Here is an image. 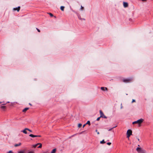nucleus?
<instances>
[{
  "instance_id": "f257e3e1",
  "label": "nucleus",
  "mask_w": 153,
  "mask_h": 153,
  "mask_svg": "<svg viewBox=\"0 0 153 153\" xmlns=\"http://www.w3.org/2000/svg\"><path fill=\"white\" fill-rule=\"evenodd\" d=\"M136 150L139 153H146V151L141 148H137Z\"/></svg>"
},
{
  "instance_id": "f03ea898",
  "label": "nucleus",
  "mask_w": 153,
  "mask_h": 153,
  "mask_svg": "<svg viewBox=\"0 0 153 153\" xmlns=\"http://www.w3.org/2000/svg\"><path fill=\"white\" fill-rule=\"evenodd\" d=\"M143 120L142 119H139L136 121L133 122V124H138V125H140L143 121Z\"/></svg>"
},
{
  "instance_id": "7ed1b4c3",
  "label": "nucleus",
  "mask_w": 153,
  "mask_h": 153,
  "mask_svg": "<svg viewBox=\"0 0 153 153\" xmlns=\"http://www.w3.org/2000/svg\"><path fill=\"white\" fill-rule=\"evenodd\" d=\"M132 131L130 129L128 130L127 132V137L128 138H129L130 136L132 135Z\"/></svg>"
},
{
  "instance_id": "20e7f679",
  "label": "nucleus",
  "mask_w": 153,
  "mask_h": 153,
  "mask_svg": "<svg viewBox=\"0 0 153 153\" xmlns=\"http://www.w3.org/2000/svg\"><path fill=\"white\" fill-rule=\"evenodd\" d=\"M132 79L131 78L129 79H123V81L126 83H128L132 81Z\"/></svg>"
},
{
  "instance_id": "39448f33",
  "label": "nucleus",
  "mask_w": 153,
  "mask_h": 153,
  "mask_svg": "<svg viewBox=\"0 0 153 153\" xmlns=\"http://www.w3.org/2000/svg\"><path fill=\"white\" fill-rule=\"evenodd\" d=\"M100 117H102L105 118H106V117L104 115L103 113L101 110L100 111Z\"/></svg>"
},
{
  "instance_id": "423d86ee",
  "label": "nucleus",
  "mask_w": 153,
  "mask_h": 153,
  "mask_svg": "<svg viewBox=\"0 0 153 153\" xmlns=\"http://www.w3.org/2000/svg\"><path fill=\"white\" fill-rule=\"evenodd\" d=\"M6 106L3 105H1V108L2 109L3 111H5L6 109Z\"/></svg>"
},
{
  "instance_id": "0eeeda50",
  "label": "nucleus",
  "mask_w": 153,
  "mask_h": 153,
  "mask_svg": "<svg viewBox=\"0 0 153 153\" xmlns=\"http://www.w3.org/2000/svg\"><path fill=\"white\" fill-rule=\"evenodd\" d=\"M29 136L32 137H40L41 136L40 135H34L33 134H30L29 135Z\"/></svg>"
},
{
  "instance_id": "6e6552de",
  "label": "nucleus",
  "mask_w": 153,
  "mask_h": 153,
  "mask_svg": "<svg viewBox=\"0 0 153 153\" xmlns=\"http://www.w3.org/2000/svg\"><path fill=\"white\" fill-rule=\"evenodd\" d=\"M20 7H18L14 8L13 10H17V11L19 12L20 10Z\"/></svg>"
},
{
  "instance_id": "1a4fd4ad",
  "label": "nucleus",
  "mask_w": 153,
  "mask_h": 153,
  "mask_svg": "<svg viewBox=\"0 0 153 153\" xmlns=\"http://www.w3.org/2000/svg\"><path fill=\"white\" fill-rule=\"evenodd\" d=\"M128 4L126 2H123V6L125 7H128Z\"/></svg>"
},
{
  "instance_id": "9d476101",
  "label": "nucleus",
  "mask_w": 153,
  "mask_h": 153,
  "mask_svg": "<svg viewBox=\"0 0 153 153\" xmlns=\"http://www.w3.org/2000/svg\"><path fill=\"white\" fill-rule=\"evenodd\" d=\"M27 129V128H25L24 130L22 131H21L23 132V133L27 134V132L26 131V130H27V129Z\"/></svg>"
},
{
  "instance_id": "9b49d317",
  "label": "nucleus",
  "mask_w": 153,
  "mask_h": 153,
  "mask_svg": "<svg viewBox=\"0 0 153 153\" xmlns=\"http://www.w3.org/2000/svg\"><path fill=\"white\" fill-rule=\"evenodd\" d=\"M29 109L28 108H24L22 111L23 112H25L27 111Z\"/></svg>"
},
{
  "instance_id": "f8f14e48",
  "label": "nucleus",
  "mask_w": 153,
  "mask_h": 153,
  "mask_svg": "<svg viewBox=\"0 0 153 153\" xmlns=\"http://www.w3.org/2000/svg\"><path fill=\"white\" fill-rule=\"evenodd\" d=\"M39 144L37 143L35 145H33L32 146L34 148H35L38 145H39Z\"/></svg>"
},
{
  "instance_id": "ddd939ff",
  "label": "nucleus",
  "mask_w": 153,
  "mask_h": 153,
  "mask_svg": "<svg viewBox=\"0 0 153 153\" xmlns=\"http://www.w3.org/2000/svg\"><path fill=\"white\" fill-rule=\"evenodd\" d=\"M38 144H39V146L38 147V148H41L42 147V144L41 143H38Z\"/></svg>"
},
{
  "instance_id": "4468645a",
  "label": "nucleus",
  "mask_w": 153,
  "mask_h": 153,
  "mask_svg": "<svg viewBox=\"0 0 153 153\" xmlns=\"http://www.w3.org/2000/svg\"><path fill=\"white\" fill-rule=\"evenodd\" d=\"M21 145V143H18V144H15L14 146L15 147H17V146H20Z\"/></svg>"
},
{
  "instance_id": "2eb2a0df",
  "label": "nucleus",
  "mask_w": 153,
  "mask_h": 153,
  "mask_svg": "<svg viewBox=\"0 0 153 153\" xmlns=\"http://www.w3.org/2000/svg\"><path fill=\"white\" fill-rule=\"evenodd\" d=\"M64 8H65L64 7L62 6L60 7V9L62 11H63L64 10Z\"/></svg>"
},
{
  "instance_id": "dca6fc26",
  "label": "nucleus",
  "mask_w": 153,
  "mask_h": 153,
  "mask_svg": "<svg viewBox=\"0 0 153 153\" xmlns=\"http://www.w3.org/2000/svg\"><path fill=\"white\" fill-rule=\"evenodd\" d=\"M56 152V149H53L51 152L52 153H55Z\"/></svg>"
},
{
  "instance_id": "f3484780",
  "label": "nucleus",
  "mask_w": 153,
  "mask_h": 153,
  "mask_svg": "<svg viewBox=\"0 0 153 153\" xmlns=\"http://www.w3.org/2000/svg\"><path fill=\"white\" fill-rule=\"evenodd\" d=\"M86 125L88 124L89 126L91 124H90V121H87V123H86Z\"/></svg>"
},
{
  "instance_id": "a211bd4d",
  "label": "nucleus",
  "mask_w": 153,
  "mask_h": 153,
  "mask_svg": "<svg viewBox=\"0 0 153 153\" xmlns=\"http://www.w3.org/2000/svg\"><path fill=\"white\" fill-rule=\"evenodd\" d=\"M100 143L101 144H103V143H105V142L104 140H103L102 141H100Z\"/></svg>"
},
{
  "instance_id": "6ab92c4d",
  "label": "nucleus",
  "mask_w": 153,
  "mask_h": 153,
  "mask_svg": "<svg viewBox=\"0 0 153 153\" xmlns=\"http://www.w3.org/2000/svg\"><path fill=\"white\" fill-rule=\"evenodd\" d=\"M51 17H53V14L51 13H48Z\"/></svg>"
},
{
  "instance_id": "aec40b11",
  "label": "nucleus",
  "mask_w": 153,
  "mask_h": 153,
  "mask_svg": "<svg viewBox=\"0 0 153 153\" xmlns=\"http://www.w3.org/2000/svg\"><path fill=\"white\" fill-rule=\"evenodd\" d=\"M82 125L81 123H79L78 125V127L79 128H80L81 127Z\"/></svg>"
},
{
  "instance_id": "412c9836",
  "label": "nucleus",
  "mask_w": 153,
  "mask_h": 153,
  "mask_svg": "<svg viewBox=\"0 0 153 153\" xmlns=\"http://www.w3.org/2000/svg\"><path fill=\"white\" fill-rule=\"evenodd\" d=\"M101 89L102 91H105V87H101Z\"/></svg>"
},
{
  "instance_id": "4be33fe9",
  "label": "nucleus",
  "mask_w": 153,
  "mask_h": 153,
  "mask_svg": "<svg viewBox=\"0 0 153 153\" xmlns=\"http://www.w3.org/2000/svg\"><path fill=\"white\" fill-rule=\"evenodd\" d=\"M18 153H24V152L23 151H19Z\"/></svg>"
},
{
  "instance_id": "5701e85b",
  "label": "nucleus",
  "mask_w": 153,
  "mask_h": 153,
  "mask_svg": "<svg viewBox=\"0 0 153 153\" xmlns=\"http://www.w3.org/2000/svg\"><path fill=\"white\" fill-rule=\"evenodd\" d=\"M107 145H111V143H110V142H108V143H107Z\"/></svg>"
},
{
  "instance_id": "b1692460",
  "label": "nucleus",
  "mask_w": 153,
  "mask_h": 153,
  "mask_svg": "<svg viewBox=\"0 0 153 153\" xmlns=\"http://www.w3.org/2000/svg\"><path fill=\"white\" fill-rule=\"evenodd\" d=\"M27 129V130L30 131V132H32L31 130H30L29 129H28V128H27V129Z\"/></svg>"
},
{
  "instance_id": "393cba45",
  "label": "nucleus",
  "mask_w": 153,
  "mask_h": 153,
  "mask_svg": "<svg viewBox=\"0 0 153 153\" xmlns=\"http://www.w3.org/2000/svg\"><path fill=\"white\" fill-rule=\"evenodd\" d=\"M100 117H98V118L97 119V121H99V120H100Z\"/></svg>"
},
{
  "instance_id": "a878e982",
  "label": "nucleus",
  "mask_w": 153,
  "mask_h": 153,
  "mask_svg": "<svg viewBox=\"0 0 153 153\" xmlns=\"http://www.w3.org/2000/svg\"><path fill=\"white\" fill-rule=\"evenodd\" d=\"M96 132H97V134H100V133H99V132L97 131V130H96Z\"/></svg>"
},
{
  "instance_id": "bb28decb",
  "label": "nucleus",
  "mask_w": 153,
  "mask_h": 153,
  "mask_svg": "<svg viewBox=\"0 0 153 153\" xmlns=\"http://www.w3.org/2000/svg\"><path fill=\"white\" fill-rule=\"evenodd\" d=\"M36 29L39 32H40V31L39 30V29H38V28H36Z\"/></svg>"
},
{
  "instance_id": "cd10ccee",
  "label": "nucleus",
  "mask_w": 153,
  "mask_h": 153,
  "mask_svg": "<svg viewBox=\"0 0 153 153\" xmlns=\"http://www.w3.org/2000/svg\"><path fill=\"white\" fill-rule=\"evenodd\" d=\"M141 1H143L146 2L147 1V0H141Z\"/></svg>"
},
{
  "instance_id": "c85d7f7f",
  "label": "nucleus",
  "mask_w": 153,
  "mask_h": 153,
  "mask_svg": "<svg viewBox=\"0 0 153 153\" xmlns=\"http://www.w3.org/2000/svg\"><path fill=\"white\" fill-rule=\"evenodd\" d=\"M105 90H108L107 88H106V87H105Z\"/></svg>"
},
{
  "instance_id": "c756f323",
  "label": "nucleus",
  "mask_w": 153,
  "mask_h": 153,
  "mask_svg": "<svg viewBox=\"0 0 153 153\" xmlns=\"http://www.w3.org/2000/svg\"><path fill=\"white\" fill-rule=\"evenodd\" d=\"M86 125V124H84L83 125V127L84 128L85 126V125Z\"/></svg>"
},
{
  "instance_id": "7c9ffc66",
  "label": "nucleus",
  "mask_w": 153,
  "mask_h": 153,
  "mask_svg": "<svg viewBox=\"0 0 153 153\" xmlns=\"http://www.w3.org/2000/svg\"><path fill=\"white\" fill-rule=\"evenodd\" d=\"M81 9L82 10L83 9L84 7L81 6Z\"/></svg>"
},
{
  "instance_id": "2f4dec72",
  "label": "nucleus",
  "mask_w": 153,
  "mask_h": 153,
  "mask_svg": "<svg viewBox=\"0 0 153 153\" xmlns=\"http://www.w3.org/2000/svg\"><path fill=\"white\" fill-rule=\"evenodd\" d=\"M135 102V100H133L132 102Z\"/></svg>"
},
{
  "instance_id": "473e14b6",
  "label": "nucleus",
  "mask_w": 153,
  "mask_h": 153,
  "mask_svg": "<svg viewBox=\"0 0 153 153\" xmlns=\"http://www.w3.org/2000/svg\"><path fill=\"white\" fill-rule=\"evenodd\" d=\"M28 153H33V152H29Z\"/></svg>"
},
{
  "instance_id": "72a5a7b5",
  "label": "nucleus",
  "mask_w": 153,
  "mask_h": 153,
  "mask_svg": "<svg viewBox=\"0 0 153 153\" xmlns=\"http://www.w3.org/2000/svg\"><path fill=\"white\" fill-rule=\"evenodd\" d=\"M2 103V102H0V104Z\"/></svg>"
},
{
  "instance_id": "f704fd0d",
  "label": "nucleus",
  "mask_w": 153,
  "mask_h": 153,
  "mask_svg": "<svg viewBox=\"0 0 153 153\" xmlns=\"http://www.w3.org/2000/svg\"><path fill=\"white\" fill-rule=\"evenodd\" d=\"M29 105H31V104H30V103H29Z\"/></svg>"
},
{
  "instance_id": "c9c22d12",
  "label": "nucleus",
  "mask_w": 153,
  "mask_h": 153,
  "mask_svg": "<svg viewBox=\"0 0 153 153\" xmlns=\"http://www.w3.org/2000/svg\"><path fill=\"white\" fill-rule=\"evenodd\" d=\"M111 129H109V131L111 130Z\"/></svg>"
},
{
  "instance_id": "e433bc0d",
  "label": "nucleus",
  "mask_w": 153,
  "mask_h": 153,
  "mask_svg": "<svg viewBox=\"0 0 153 153\" xmlns=\"http://www.w3.org/2000/svg\"><path fill=\"white\" fill-rule=\"evenodd\" d=\"M138 140L139 141V139H138Z\"/></svg>"
}]
</instances>
